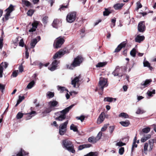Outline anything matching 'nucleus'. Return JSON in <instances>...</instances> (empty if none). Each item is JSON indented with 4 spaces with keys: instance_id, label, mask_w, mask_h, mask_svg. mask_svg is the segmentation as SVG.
Returning a JSON list of instances; mask_svg holds the SVG:
<instances>
[{
    "instance_id": "nucleus-43",
    "label": "nucleus",
    "mask_w": 156,
    "mask_h": 156,
    "mask_svg": "<svg viewBox=\"0 0 156 156\" xmlns=\"http://www.w3.org/2000/svg\"><path fill=\"white\" fill-rule=\"evenodd\" d=\"M102 135V133L101 132H100L98 134L97 136L95 137L96 139V140L98 141L101 138V137Z\"/></svg>"
},
{
    "instance_id": "nucleus-37",
    "label": "nucleus",
    "mask_w": 156,
    "mask_h": 156,
    "mask_svg": "<svg viewBox=\"0 0 156 156\" xmlns=\"http://www.w3.org/2000/svg\"><path fill=\"white\" fill-rule=\"evenodd\" d=\"M144 66L145 67H147L150 68V69L151 70L152 67L150 66V63L147 61H144L143 62Z\"/></svg>"
},
{
    "instance_id": "nucleus-6",
    "label": "nucleus",
    "mask_w": 156,
    "mask_h": 156,
    "mask_svg": "<svg viewBox=\"0 0 156 156\" xmlns=\"http://www.w3.org/2000/svg\"><path fill=\"white\" fill-rule=\"evenodd\" d=\"M68 120H67L64 123L61 124L59 126V134L61 135H63L64 134L66 131L67 126L68 124Z\"/></svg>"
},
{
    "instance_id": "nucleus-24",
    "label": "nucleus",
    "mask_w": 156,
    "mask_h": 156,
    "mask_svg": "<svg viewBox=\"0 0 156 156\" xmlns=\"http://www.w3.org/2000/svg\"><path fill=\"white\" fill-rule=\"evenodd\" d=\"M91 146L90 144H85L82 145H80L78 147V150H81L85 148H88Z\"/></svg>"
},
{
    "instance_id": "nucleus-2",
    "label": "nucleus",
    "mask_w": 156,
    "mask_h": 156,
    "mask_svg": "<svg viewBox=\"0 0 156 156\" xmlns=\"http://www.w3.org/2000/svg\"><path fill=\"white\" fill-rule=\"evenodd\" d=\"M62 144L64 147L69 152L73 153H74L75 152L74 145L70 141L67 140H63Z\"/></svg>"
},
{
    "instance_id": "nucleus-53",
    "label": "nucleus",
    "mask_w": 156,
    "mask_h": 156,
    "mask_svg": "<svg viewBox=\"0 0 156 156\" xmlns=\"http://www.w3.org/2000/svg\"><path fill=\"white\" fill-rule=\"evenodd\" d=\"M34 12V11L33 10L31 9L30 10L28 11L27 14L28 16H31L33 15Z\"/></svg>"
},
{
    "instance_id": "nucleus-48",
    "label": "nucleus",
    "mask_w": 156,
    "mask_h": 156,
    "mask_svg": "<svg viewBox=\"0 0 156 156\" xmlns=\"http://www.w3.org/2000/svg\"><path fill=\"white\" fill-rule=\"evenodd\" d=\"M124 151V148L123 147H121L119 149V153L120 155H122L123 154Z\"/></svg>"
},
{
    "instance_id": "nucleus-39",
    "label": "nucleus",
    "mask_w": 156,
    "mask_h": 156,
    "mask_svg": "<svg viewBox=\"0 0 156 156\" xmlns=\"http://www.w3.org/2000/svg\"><path fill=\"white\" fill-rule=\"evenodd\" d=\"M23 114L20 112H19L16 115V118L19 119H21L23 116Z\"/></svg>"
},
{
    "instance_id": "nucleus-4",
    "label": "nucleus",
    "mask_w": 156,
    "mask_h": 156,
    "mask_svg": "<svg viewBox=\"0 0 156 156\" xmlns=\"http://www.w3.org/2000/svg\"><path fill=\"white\" fill-rule=\"evenodd\" d=\"M74 105H72L69 106L66 108L65 109L60 112V113L63 114L59 115L58 117L55 118V119L59 121H62L66 118L65 114L67 113Z\"/></svg>"
},
{
    "instance_id": "nucleus-34",
    "label": "nucleus",
    "mask_w": 156,
    "mask_h": 156,
    "mask_svg": "<svg viewBox=\"0 0 156 156\" xmlns=\"http://www.w3.org/2000/svg\"><path fill=\"white\" fill-rule=\"evenodd\" d=\"M33 114H36V112L35 111H33L31 112L30 113L28 114V116L26 118V120H28L30 119L31 118V117L34 115H33L31 116V115Z\"/></svg>"
},
{
    "instance_id": "nucleus-64",
    "label": "nucleus",
    "mask_w": 156,
    "mask_h": 156,
    "mask_svg": "<svg viewBox=\"0 0 156 156\" xmlns=\"http://www.w3.org/2000/svg\"><path fill=\"white\" fill-rule=\"evenodd\" d=\"M110 131L112 133L114 129V126H111L110 127Z\"/></svg>"
},
{
    "instance_id": "nucleus-35",
    "label": "nucleus",
    "mask_w": 156,
    "mask_h": 156,
    "mask_svg": "<svg viewBox=\"0 0 156 156\" xmlns=\"http://www.w3.org/2000/svg\"><path fill=\"white\" fill-rule=\"evenodd\" d=\"M119 116V117H122L124 118H128L129 117L128 115L126 113L124 112L121 113L120 114Z\"/></svg>"
},
{
    "instance_id": "nucleus-7",
    "label": "nucleus",
    "mask_w": 156,
    "mask_h": 156,
    "mask_svg": "<svg viewBox=\"0 0 156 156\" xmlns=\"http://www.w3.org/2000/svg\"><path fill=\"white\" fill-rule=\"evenodd\" d=\"M76 14L75 12L69 13L66 17V20L69 23H71L74 22L76 19Z\"/></svg>"
},
{
    "instance_id": "nucleus-45",
    "label": "nucleus",
    "mask_w": 156,
    "mask_h": 156,
    "mask_svg": "<svg viewBox=\"0 0 156 156\" xmlns=\"http://www.w3.org/2000/svg\"><path fill=\"white\" fill-rule=\"evenodd\" d=\"M142 130L143 132L147 133L150 132V129L149 127H146L143 128Z\"/></svg>"
},
{
    "instance_id": "nucleus-40",
    "label": "nucleus",
    "mask_w": 156,
    "mask_h": 156,
    "mask_svg": "<svg viewBox=\"0 0 156 156\" xmlns=\"http://www.w3.org/2000/svg\"><path fill=\"white\" fill-rule=\"evenodd\" d=\"M22 1L23 3L27 6H29L31 5V3L29 2L26 0H22Z\"/></svg>"
},
{
    "instance_id": "nucleus-62",
    "label": "nucleus",
    "mask_w": 156,
    "mask_h": 156,
    "mask_svg": "<svg viewBox=\"0 0 156 156\" xmlns=\"http://www.w3.org/2000/svg\"><path fill=\"white\" fill-rule=\"evenodd\" d=\"M23 68L22 66L20 65L19 67V72L22 73L23 71Z\"/></svg>"
},
{
    "instance_id": "nucleus-19",
    "label": "nucleus",
    "mask_w": 156,
    "mask_h": 156,
    "mask_svg": "<svg viewBox=\"0 0 156 156\" xmlns=\"http://www.w3.org/2000/svg\"><path fill=\"white\" fill-rule=\"evenodd\" d=\"M145 39L144 36H140V35H137L135 38V41L136 42L140 43L143 41Z\"/></svg>"
},
{
    "instance_id": "nucleus-31",
    "label": "nucleus",
    "mask_w": 156,
    "mask_h": 156,
    "mask_svg": "<svg viewBox=\"0 0 156 156\" xmlns=\"http://www.w3.org/2000/svg\"><path fill=\"white\" fill-rule=\"evenodd\" d=\"M88 141L89 142L92 143H95L97 141L95 137L93 136L89 137L88 139Z\"/></svg>"
},
{
    "instance_id": "nucleus-60",
    "label": "nucleus",
    "mask_w": 156,
    "mask_h": 156,
    "mask_svg": "<svg viewBox=\"0 0 156 156\" xmlns=\"http://www.w3.org/2000/svg\"><path fill=\"white\" fill-rule=\"evenodd\" d=\"M48 19V17L47 16H45L43 18L42 21L43 23H47V20Z\"/></svg>"
},
{
    "instance_id": "nucleus-63",
    "label": "nucleus",
    "mask_w": 156,
    "mask_h": 156,
    "mask_svg": "<svg viewBox=\"0 0 156 156\" xmlns=\"http://www.w3.org/2000/svg\"><path fill=\"white\" fill-rule=\"evenodd\" d=\"M67 6H61V7L59 9L61 11L62 10H64V9L67 8Z\"/></svg>"
},
{
    "instance_id": "nucleus-32",
    "label": "nucleus",
    "mask_w": 156,
    "mask_h": 156,
    "mask_svg": "<svg viewBox=\"0 0 156 156\" xmlns=\"http://www.w3.org/2000/svg\"><path fill=\"white\" fill-rule=\"evenodd\" d=\"M54 95V93L50 91L48 92L46 94V96L47 98H53Z\"/></svg>"
},
{
    "instance_id": "nucleus-22",
    "label": "nucleus",
    "mask_w": 156,
    "mask_h": 156,
    "mask_svg": "<svg viewBox=\"0 0 156 156\" xmlns=\"http://www.w3.org/2000/svg\"><path fill=\"white\" fill-rule=\"evenodd\" d=\"M57 88L58 90L60 91V92L61 93H62L64 91H66L67 92H68V90L66 88L64 87H62L58 85L57 86Z\"/></svg>"
},
{
    "instance_id": "nucleus-23",
    "label": "nucleus",
    "mask_w": 156,
    "mask_h": 156,
    "mask_svg": "<svg viewBox=\"0 0 156 156\" xmlns=\"http://www.w3.org/2000/svg\"><path fill=\"white\" fill-rule=\"evenodd\" d=\"M151 137V135L150 134H147L144 137H142L141 139V142H144L150 138Z\"/></svg>"
},
{
    "instance_id": "nucleus-28",
    "label": "nucleus",
    "mask_w": 156,
    "mask_h": 156,
    "mask_svg": "<svg viewBox=\"0 0 156 156\" xmlns=\"http://www.w3.org/2000/svg\"><path fill=\"white\" fill-rule=\"evenodd\" d=\"M38 41L36 38H34L31 40L30 45L31 48H34L37 42Z\"/></svg>"
},
{
    "instance_id": "nucleus-14",
    "label": "nucleus",
    "mask_w": 156,
    "mask_h": 156,
    "mask_svg": "<svg viewBox=\"0 0 156 156\" xmlns=\"http://www.w3.org/2000/svg\"><path fill=\"white\" fill-rule=\"evenodd\" d=\"M80 77L81 76L80 75L76 77L73 80H72L71 84L73 85L74 87H76V84L77 87L79 86L78 83Z\"/></svg>"
},
{
    "instance_id": "nucleus-16",
    "label": "nucleus",
    "mask_w": 156,
    "mask_h": 156,
    "mask_svg": "<svg viewBox=\"0 0 156 156\" xmlns=\"http://www.w3.org/2000/svg\"><path fill=\"white\" fill-rule=\"evenodd\" d=\"M151 81L150 80H146L145 81H143L140 84V88H143L148 86Z\"/></svg>"
},
{
    "instance_id": "nucleus-17",
    "label": "nucleus",
    "mask_w": 156,
    "mask_h": 156,
    "mask_svg": "<svg viewBox=\"0 0 156 156\" xmlns=\"http://www.w3.org/2000/svg\"><path fill=\"white\" fill-rule=\"evenodd\" d=\"M105 113L104 112H101L98 119L97 123L98 124H100L104 121L105 119Z\"/></svg>"
},
{
    "instance_id": "nucleus-52",
    "label": "nucleus",
    "mask_w": 156,
    "mask_h": 156,
    "mask_svg": "<svg viewBox=\"0 0 156 156\" xmlns=\"http://www.w3.org/2000/svg\"><path fill=\"white\" fill-rule=\"evenodd\" d=\"M115 21L116 20L115 19H112V20L111 22L112 23L111 25V27H113L115 26Z\"/></svg>"
},
{
    "instance_id": "nucleus-30",
    "label": "nucleus",
    "mask_w": 156,
    "mask_h": 156,
    "mask_svg": "<svg viewBox=\"0 0 156 156\" xmlns=\"http://www.w3.org/2000/svg\"><path fill=\"white\" fill-rule=\"evenodd\" d=\"M155 90L153 89L152 90H148L147 92V94L148 96L149 97H152L153 96L152 94H155Z\"/></svg>"
},
{
    "instance_id": "nucleus-55",
    "label": "nucleus",
    "mask_w": 156,
    "mask_h": 156,
    "mask_svg": "<svg viewBox=\"0 0 156 156\" xmlns=\"http://www.w3.org/2000/svg\"><path fill=\"white\" fill-rule=\"evenodd\" d=\"M25 49L26 50V51L25 52V54H26V58H28L29 56V54L28 52V49L27 48L26 46H25Z\"/></svg>"
},
{
    "instance_id": "nucleus-1",
    "label": "nucleus",
    "mask_w": 156,
    "mask_h": 156,
    "mask_svg": "<svg viewBox=\"0 0 156 156\" xmlns=\"http://www.w3.org/2000/svg\"><path fill=\"white\" fill-rule=\"evenodd\" d=\"M83 60V58L81 56H78L74 59L72 64L67 65V68L70 69H73L75 67L80 66Z\"/></svg>"
},
{
    "instance_id": "nucleus-10",
    "label": "nucleus",
    "mask_w": 156,
    "mask_h": 156,
    "mask_svg": "<svg viewBox=\"0 0 156 156\" xmlns=\"http://www.w3.org/2000/svg\"><path fill=\"white\" fill-rule=\"evenodd\" d=\"M65 41L64 37H58L56 40V44L55 48H58L61 47V45L63 44Z\"/></svg>"
},
{
    "instance_id": "nucleus-51",
    "label": "nucleus",
    "mask_w": 156,
    "mask_h": 156,
    "mask_svg": "<svg viewBox=\"0 0 156 156\" xmlns=\"http://www.w3.org/2000/svg\"><path fill=\"white\" fill-rule=\"evenodd\" d=\"M24 99V96H19V99L17 100V102L20 103Z\"/></svg>"
},
{
    "instance_id": "nucleus-46",
    "label": "nucleus",
    "mask_w": 156,
    "mask_h": 156,
    "mask_svg": "<svg viewBox=\"0 0 156 156\" xmlns=\"http://www.w3.org/2000/svg\"><path fill=\"white\" fill-rule=\"evenodd\" d=\"M130 55L133 57H135L136 56V49L133 48L130 52Z\"/></svg>"
},
{
    "instance_id": "nucleus-33",
    "label": "nucleus",
    "mask_w": 156,
    "mask_h": 156,
    "mask_svg": "<svg viewBox=\"0 0 156 156\" xmlns=\"http://www.w3.org/2000/svg\"><path fill=\"white\" fill-rule=\"evenodd\" d=\"M136 137L135 136L133 139V144L132 145V151H133V148L134 147H137V144H136Z\"/></svg>"
},
{
    "instance_id": "nucleus-57",
    "label": "nucleus",
    "mask_w": 156,
    "mask_h": 156,
    "mask_svg": "<svg viewBox=\"0 0 156 156\" xmlns=\"http://www.w3.org/2000/svg\"><path fill=\"white\" fill-rule=\"evenodd\" d=\"M107 124H105L104 126L101 128V131H104L106 130L107 128Z\"/></svg>"
},
{
    "instance_id": "nucleus-44",
    "label": "nucleus",
    "mask_w": 156,
    "mask_h": 156,
    "mask_svg": "<svg viewBox=\"0 0 156 156\" xmlns=\"http://www.w3.org/2000/svg\"><path fill=\"white\" fill-rule=\"evenodd\" d=\"M125 145L126 144L125 143H123L121 141H119L116 144V146L119 147H121Z\"/></svg>"
},
{
    "instance_id": "nucleus-61",
    "label": "nucleus",
    "mask_w": 156,
    "mask_h": 156,
    "mask_svg": "<svg viewBox=\"0 0 156 156\" xmlns=\"http://www.w3.org/2000/svg\"><path fill=\"white\" fill-rule=\"evenodd\" d=\"M5 87V85L2 84L0 83V90L3 91V90H4Z\"/></svg>"
},
{
    "instance_id": "nucleus-26",
    "label": "nucleus",
    "mask_w": 156,
    "mask_h": 156,
    "mask_svg": "<svg viewBox=\"0 0 156 156\" xmlns=\"http://www.w3.org/2000/svg\"><path fill=\"white\" fill-rule=\"evenodd\" d=\"M35 84V82L33 80L30 83H29L28 85L27 86L26 88V90L27 89H30L33 87Z\"/></svg>"
},
{
    "instance_id": "nucleus-59",
    "label": "nucleus",
    "mask_w": 156,
    "mask_h": 156,
    "mask_svg": "<svg viewBox=\"0 0 156 156\" xmlns=\"http://www.w3.org/2000/svg\"><path fill=\"white\" fill-rule=\"evenodd\" d=\"M142 7V5L140 4V2H138L137 3V9L141 8Z\"/></svg>"
},
{
    "instance_id": "nucleus-42",
    "label": "nucleus",
    "mask_w": 156,
    "mask_h": 156,
    "mask_svg": "<svg viewBox=\"0 0 156 156\" xmlns=\"http://www.w3.org/2000/svg\"><path fill=\"white\" fill-rule=\"evenodd\" d=\"M58 23V20H55L53 22V23L52 24V25L53 27L55 28H57V23Z\"/></svg>"
},
{
    "instance_id": "nucleus-12",
    "label": "nucleus",
    "mask_w": 156,
    "mask_h": 156,
    "mask_svg": "<svg viewBox=\"0 0 156 156\" xmlns=\"http://www.w3.org/2000/svg\"><path fill=\"white\" fill-rule=\"evenodd\" d=\"M8 65V64L6 62H2L0 64V78L2 77V73L4 69H6Z\"/></svg>"
},
{
    "instance_id": "nucleus-54",
    "label": "nucleus",
    "mask_w": 156,
    "mask_h": 156,
    "mask_svg": "<svg viewBox=\"0 0 156 156\" xmlns=\"http://www.w3.org/2000/svg\"><path fill=\"white\" fill-rule=\"evenodd\" d=\"M18 70H16L14 71L12 73V75L14 77H16L18 75Z\"/></svg>"
},
{
    "instance_id": "nucleus-41",
    "label": "nucleus",
    "mask_w": 156,
    "mask_h": 156,
    "mask_svg": "<svg viewBox=\"0 0 156 156\" xmlns=\"http://www.w3.org/2000/svg\"><path fill=\"white\" fill-rule=\"evenodd\" d=\"M106 64V62H100L96 66L97 67H102L105 66Z\"/></svg>"
},
{
    "instance_id": "nucleus-50",
    "label": "nucleus",
    "mask_w": 156,
    "mask_h": 156,
    "mask_svg": "<svg viewBox=\"0 0 156 156\" xmlns=\"http://www.w3.org/2000/svg\"><path fill=\"white\" fill-rule=\"evenodd\" d=\"M76 118L78 120H80L81 122H83L84 119L85 117L83 115H81L80 117H76Z\"/></svg>"
},
{
    "instance_id": "nucleus-9",
    "label": "nucleus",
    "mask_w": 156,
    "mask_h": 156,
    "mask_svg": "<svg viewBox=\"0 0 156 156\" xmlns=\"http://www.w3.org/2000/svg\"><path fill=\"white\" fill-rule=\"evenodd\" d=\"M14 10V6L11 4L5 10L6 12L5 15V18L6 20H7L9 18L11 13Z\"/></svg>"
},
{
    "instance_id": "nucleus-49",
    "label": "nucleus",
    "mask_w": 156,
    "mask_h": 156,
    "mask_svg": "<svg viewBox=\"0 0 156 156\" xmlns=\"http://www.w3.org/2000/svg\"><path fill=\"white\" fill-rule=\"evenodd\" d=\"M96 153L93 152H90L84 156H97Z\"/></svg>"
},
{
    "instance_id": "nucleus-21",
    "label": "nucleus",
    "mask_w": 156,
    "mask_h": 156,
    "mask_svg": "<svg viewBox=\"0 0 156 156\" xmlns=\"http://www.w3.org/2000/svg\"><path fill=\"white\" fill-rule=\"evenodd\" d=\"M121 69H122L121 68H120L118 66L116 67L115 69L112 72V74L114 76H119V74H120L119 73L120 72V70Z\"/></svg>"
},
{
    "instance_id": "nucleus-25",
    "label": "nucleus",
    "mask_w": 156,
    "mask_h": 156,
    "mask_svg": "<svg viewBox=\"0 0 156 156\" xmlns=\"http://www.w3.org/2000/svg\"><path fill=\"white\" fill-rule=\"evenodd\" d=\"M123 5L122 3H117L114 5V7L115 10H118L121 9Z\"/></svg>"
},
{
    "instance_id": "nucleus-5",
    "label": "nucleus",
    "mask_w": 156,
    "mask_h": 156,
    "mask_svg": "<svg viewBox=\"0 0 156 156\" xmlns=\"http://www.w3.org/2000/svg\"><path fill=\"white\" fill-rule=\"evenodd\" d=\"M58 102L55 100H52L49 102L48 105L49 107L45 109L44 113H49L52 111L53 108L58 106Z\"/></svg>"
},
{
    "instance_id": "nucleus-15",
    "label": "nucleus",
    "mask_w": 156,
    "mask_h": 156,
    "mask_svg": "<svg viewBox=\"0 0 156 156\" xmlns=\"http://www.w3.org/2000/svg\"><path fill=\"white\" fill-rule=\"evenodd\" d=\"M59 63V61L57 60H55L52 62L51 65V67L50 68L48 67V69L51 71H53L56 69L57 67V65Z\"/></svg>"
},
{
    "instance_id": "nucleus-13",
    "label": "nucleus",
    "mask_w": 156,
    "mask_h": 156,
    "mask_svg": "<svg viewBox=\"0 0 156 156\" xmlns=\"http://www.w3.org/2000/svg\"><path fill=\"white\" fill-rule=\"evenodd\" d=\"M138 30L141 32H143L145 30V26L144 21L140 22L138 24Z\"/></svg>"
},
{
    "instance_id": "nucleus-27",
    "label": "nucleus",
    "mask_w": 156,
    "mask_h": 156,
    "mask_svg": "<svg viewBox=\"0 0 156 156\" xmlns=\"http://www.w3.org/2000/svg\"><path fill=\"white\" fill-rule=\"evenodd\" d=\"M113 100L115 102L116 100V98H113L109 97H107L105 98L104 99V101H107L110 102H112Z\"/></svg>"
},
{
    "instance_id": "nucleus-56",
    "label": "nucleus",
    "mask_w": 156,
    "mask_h": 156,
    "mask_svg": "<svg viewBox=\"0 0 156 156\" xmlns=\"http://www.w3.org/2000/svg\"><path fill=\"white\" fill-rule=\"evenodd\" d=\"M24 44V42L23 41V39H22L20 40V41L19 42V45L21 47H23Z\"/></svg>"
},
{
    "instance_id": "nucleus-29",
    "label": "nucleus",
    "mask_w": 156,
    "mask_h": 156,
    "mask_svg": "<svg viewBox=\"0 0 156 156\" xmlns=\"http://www.w3.org/2000/svg\"><path fill=\"white\" fill-rule=\"evenodd\" d=\"M119 123L122 126L125 127L128 126L130 124L128 120H127L126 121H121Z\"/></svg>"
},
{
    "instance_id": "nucleus-38",
    "label": "nucleus",
    "mask_w": 156,
    "mask_h": 156,
    "mask_svg": "<svg viewBox=\"0 0 156 156\" xmlns=\"http://www.w3.org/2000/svg\"><path fill=\"white\" fill-rule=\"evenodd\" d=\"M145 112V111L144 110L141 109L140 108H138L136 113L137 114H142Z\"/></svg>"
},
{
    "instance_id": "nucleus-58",
    "label": "nucleus",
    "mask_w": 156,
    "mask_h": 156,
    "mask_svg": "<svg viewBox=\"0 0 156 156\" xmlns=\"http://www.w3.org/2000/svg\"><path fill=\"white\" fill-rule=\"evenodd\" d=\"M3 39L2 37L0 38V49H1L3 46Z\"/></svg>"
},
{
    "instance_id": "nucleus-11",
    "label": "nucleus",
    "mask_w": 156,
    "mask_h": 156,
    "mask_svg": "<svg viewBox=\"0 0 156 156\" xmlns=\"http://www.w3.org/2000/svg\"><path fill=\"white\" fill-rule=\"evenodd\" d=\"M66 53V51L64 50H61L56 52L53 57L54 59L59 58L62 57Z\"/></svg>"
},
{
    "instance_id": "nucleus-8",
    "label": "nucleus",
    "mask_w": 156,
    "mask_h": 156,
    "mask_svg": "<svg viewBox=\"0 0 156 156\" xmlns=\"http://www.w3.org/2000/svg\"><path fill=\"white\" fill-rule=\"evenodd\" d=\"M99 85L100 87V89L101 91H103L104 88L107 87L108 86L107 79L102 77H100L99 82Z\"/></svg>"
},
{
    "instance_id": "nucleus-36",
    "label": "nucleus",
    "mask_w": 156,
    "mask_h": 156,
    "mask_svg": "<svg viewBox=\"0 0 156 156\" xmlns=\"http://www.w3.org/2000/svg\"><path fill=\"white\" fill-rule=\"evenodd\" d=\"M70 129L71 130H73L74 132H77L78 130L76 126L73 124L71 125Z\"/></svg>"
},
{
    "instance_id": "nucleus-47",
    "label": "nucleus",
    "mask_w": 156,
    "mask_h": 156,
    "mask_svg": "<svg viewBox=\"0 0 156 156\" xmlns=\"http://www.w3.org/2000/svg\"><path fill=\"white\" fill-rule=\"evenodd\" d=\"M111 13L108 9H105V11L103 12V15L104 16H107Z\"/></svg>"
},
{
    "instance_id": "nucleus-3",
    "label": "nucleus",
    "mask_w": 156,
    "mask_h": 156,
    "mask_svg": "<svg viewBox=\"0 0 156 156\" xmlns=\"http://www.w3.org/2000/svg\"><path fill=\"white\" fill-rule=\"evenodd\" d=\"M148 143H145L144 146V152L146 154H147V151H151L154 147V139H150Z\"/></svg>"
},
{
    "instance_id": "nucleus-18",
    "label": "nucleus",
    "mask_w": 156,
    "mask_h": 156,
    "mask_svg": "<svg viewBox=\"0 0 156 156\" xmlns=\"http://www.w3.org/2000/svg\"><path fill=\"white\" fill-rule=\"evenodd\" d=\"M126 44L125 42H123L121 43L115 49L114 52H119L122 48L126 46Z\"/></svg>"
},
{
    "instance_id": "nucleus-20",
    "label": "nucleus",
    "mask_w": 156,
    "mask_h": 156,
    "mask_svg": "<svg viewBox=\"0 0 156 156\" xmlns=\"http://www.w3.org/2000/svg\"><path fill=\"white\" fill-rule=\"evenodd\" d=\"M38 23L37 21H35L32 23V27L29 30V31L30 32H33L36 30L37 27Z\"/></svg>"
}]
</instances>
